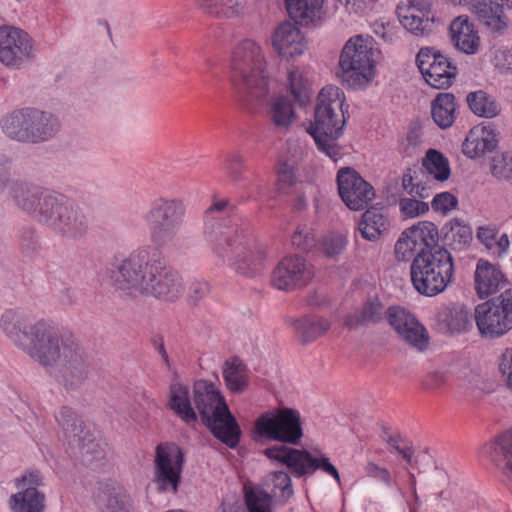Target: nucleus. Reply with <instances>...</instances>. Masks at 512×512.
Wrapping results in <instances>:
<instances>
[{
  "mask_svg": "<svg viewBox=\"0 0 512 512\" xmlns=\"http://www.w3.org/2000/svg\"><path fill=\"white\" fill-rule=\"evenodd\" d=\"M109 282L121 295H146L167 302L177 301L184 293L181 275L143 248L115 258L109 269Z\"/></svg>",
  "mask_w": 512,
  "mask_h": 512,
  "instance_id": "f257e3e1",
  "label": "nucleus"
},
{
  "mask_svg": "<svg viewBox=\"0 0 512 512\" xmlns=\"http://www.w3.org/2000/svg\"><path fill=\"white\" fill-rule=\"evenodd\" d=\"M205 234L213 244L214 251L227 259L239 274L253 278L265 268L266 247L248 237L237 226L217 225L210 231L206 229Z\"/></svg>",
  "mask_w": 512,
  "mask_h": 512,
  "instance_id": "f03ea898",
  "label": "nucleus"
},
{
  "mask_svg": "<svg viewBox=\"0 0 512 512\" xmlns=\"http://www.w3.org/2000/svg\"><path fill=\"white\" fill-rule=\"evenodd\" d=\"M230 81L242 98L264 99L270 91V77L264 51L259 43L245 39L230 58Z\"/></svg>",
  "mask_w": 512,
  "mask_h": 512,
  "instance_id": "7ed1b4c3",
  "label": "nucleus"
},
{
  "mask_svg": "<svg viewBox=\"0 0 512 512\" xmlns=\"http://www.w3.org/2000/svg\"><path fill=\"white\" fill-rule=\"evenodd\" d=\"M344 102L345 96L340 88L332 85L323 87L317 97L314 122L307 129L318 150L335 161L340 156L337 140L343 134L346 122Z\"/></svg>",
  "mask_w": 512,
  "mask_h": 512,
  "instance_id": "20e7f679",
  "label": "nucleus"
},
{
  "mask_svg": "<svg viewBox=\"0 0 512 512\" xmlns=\"http://www.w3.org/2000/svg\"><path fill=\"white\" fill-rule=\"evenodd\" d=\"M193 401L203 424L213 436L229 448H236L242 435L240 426L214 384L207 381L195 383Z\"/></svg>",
  "mask_w": 512,
  "mask_h": 512,
  "instance_id": "39448f33",
  "label": "nucleus"
},
{
  "mask_svg": "<svg viewBox=\"0 0 512 512\" xmlns=\"http://www.w3.org/2000/svg\"><path fill=\"white\" fill-rule=\"evenodd\" d=\"M410 274L413 286L420 294L436 296L453 281V257L444 247L418 253L412 261Z\"/></svg>",
  "mask_w": 512,
  "mask_h": 512,
  "instance_id": "423d86ee",
  "label": "nucleus"
},
{
  "mask_svg": "<svg viewBox=\"0 0 512 512\" xmlns=\"http://www.w3.org/2000/svg\"><path fill=\"white\" fill-rule=\"evenodd\" d=\"M10 196L20 210L53 229L70 203L60 194L25 182L12 183Z\"/></svg>",
  "mask_w": 512,
  "mask_h": 512,
  "instance_id": "0eeeda50",
  "label": "nucleus"
},
{
  "mask_svg": "<svg viewBox=\"0 0 512 512\" xmlns=\"http://www.w3.org/2000/svg\"><path fill=\"white\" fill-rule=\"evenodd\" d=\"M1 125L4 133L11 139L31 143L49 140L60 128L54 115L32 108L14 111L2 119Z\"/></svg>",
  "mask_w": 512,
  "mask_h": 512,
  "instance_id": "6e6552de",
  "label": "nucleus"
},
{
  "mask_svg": "<svg viewBox=\"0 0 512 512\" xmlns=\"http://www.w3.org/2000/svg\"><path fill=\"white\" fill-rule=\"evenodd\" d=\"M374 63L371 41L362 35L354 36L341 51L337 76L350 88H361L373 79Z\"/></svg>",
  "mask_w": 512,
  "mask_h": 512,
  "instance_id": "1a4fd4ad",
  "label": "nucleus"
},
{
  "mask_svg": "<svg viewBox=\"0 0 512 512\" xmlns=\"http://www.w3.org/2000/svg\"><path fill=\"white\" fill-rule=\"evenodd\" d=\"M185 214L186 205L181 198H156L144 216L151 242L159 248L172 243L179 234Z\"/></svg>",
  "mask_w": 512,
  "mask_h": 512,
  "instance_id": "9d476101",
  "label": "nucleus"
},
{
  "mask_svg": "<svg viewBox=\"0 0 512 512\" xmlns=\"http://www.w3.org/2000/svg\"><path fill=\"white\" fill-rule=\"evenodd\" d=\"M255 439L297 445L303 437L300 413L292 408H275L261 414L254 422Z\"/></svg>",
  "mask_w": 512,
  "mask_h": 512,
  "instance_id": "9b49d317",
  "label": "nucleus"
},
{
  "mask_svg": "<svg viewBox=\"0 0 512 512\" xmlns=\"http://www.w3.org/2000/svg\"><path fill=\"white\" fill-rule=\"evenodd\" d=\"M263 453L269 459L286 465L295 477L311 476L319 469L340 483L337 468L324 454L315 457L307 450H299L287 445H274L266 448Z\"/></svg>",
  "mask_w": 512,
  "mask_h": 512,
  "instance_id": "f8f14e48",
  "label": "nucleus"
},
{
  "mask_svg": "<svg viewBox=\"0 0 512 512\" xmlns=\"http://www.w3.org/2000/svg\"><path fill=\"white\" fill-rule=\"evenodd\" d=\"M244 490L249 512H272L273 501L284 504L294 494L291 477L283 470L268 473L262 487L245 486Z\"/></svg>",
  "mask_w": 512,
  "mask_h": 512,
  "instance_id": "ddd939ff",
  "label": "nucleus"
},
{
  "mask_svg": "<svg viewBox=\"0 0 512 512\" xmlns=\"http://www.w3.org/2000/svg\"><path fill=\"white\" fill-rule=\"evenodd\" d=\"M475 322L480 334L489 339L503 336L512 329V289H505L475 308Z\"/></svg>",
  "mask_w": 512,
  "mask_h": 512,
  "instance_id": "4468645a",
  "label": "nucleus"
},
{
  "mask_svg": "<svg viewBox=\"0 0 512 512\" xmlns=\"http://www.w3.org/2000/svg\"><path fill=\"white\" fill-rule=\"evenodd\" d=\"M88 357L81 345L74 340H68L59 360L50 372L66 390L80 387L89 374Z\"/></svg>",
  "mask_w": 512,
  "mask_h": 512,
  "instance_id": "2eb2a0df",
  "label": "nucleus"
},
{
  "mask_svg": "<svg viewBox=\"0 0 512 512\" xmlns=\"http://www.w3.org/2000/svg\"><path fill=\"white\" fill-rule=\"evenodd\" d=\"M184 453L172 442L160 443L155 449L154 482L161 492L176 493L181 482Z\"/></svg>",
  "mask_w": 512,
  "mask_h": 512,
  "instance_id": "dca6fc26",
  "label": "nucleus"
},
{
  "mask_svg": "<svg viewBox=\"0 0 512 512\" xmlns=\"http://www.w3.org/2000/svg\"><path fill=\"white\" fill-rule=\"evenodd\" d=\"M48 323L33 321L14 310H7L0 320V327L7 338L20 350L28 354Z\"/></svg>",
  "mask_w": 512,
  "mask_h": 512,
  "instance_id": "f3484780",
  "label": "nucleus"
},
{
  "mask_svg": "<svg viewBox=\"0 0 512 512\" xmlns=\"http://www.w3.org/2000/svg\"><path fill=\"white\" fill-rule=\"evenodd\" d=\"M313 276V266L304 256L288 255L272 270L271 284L278 290L291 291L307 285Z\"/></svg>",
  "mask_w": 512,
  "mask_h": 512,
  "instance_id": "a211bd4d",
  "label": "nucleus"
},
{
  "mask_svg": "<svg viewBox=\"0 0 512 512\" xmlns=\"http://www.w3.org/2000/svg\"><path fill=\"white\" fill-rule=\"evenodd\" d=\"M387 320L400 340L413 349L423 352L429 347L427 329L406 309L398 306L388 308Z\"/></svg>",
  "mask_w": 512,
  "mask_h": 512,
  "instance_id": "6ab92c4d",
  "label": "nucleus"
},
{
  "mask_svg": "<svg viewBox=\"0 0 512 512\" xmlns=\"http://www.w3.org/2000/svg\"><path fill=\"white\" fill-rule=\"evenodd\" d=\"M416 63L425 81L436 89L449 87L457 74V68L448 58L432 48L420 49Z\"/></svg>",
  "mask_w": 512,
  "mask_h": 512,
  "instance_id": "aec40b11",
  "label": "nucleus"
},
{
  "mask_svg": "<svg viewBox=\"0 0 512 512\" xmlns=\"http://www.w3.org/2000/svg\"><path fill=\"white\" fill-rule=\"evenodd\" d=\"M337 185L339 196L350 210H363L375 197L374 188L350 167L338 171Z\"/></svg>",
  "mask_w": 512,
  "mask_h": 512,
  "instance_id": "412c9836",
  "label": "nucleus"
},
{
  "mask_svg": "<svg viewBox=\"0 0 512 512\" xmlns=\"http://www.w3.org/2000/svg\"><path fill=\"white\" fill-rule=\"evenodd\" d=\"M32 44L26 32L15 27H0V61L6 66L19 67L28 61Z\"/></svg>",
  "mask_w": 512,
  "mask_h": 512,
  "instance_id": "4be33fe9",
  "label": "nucleus"
},
{
  "mask_svg": "<svg viewBox=\"0 0 512 512\" xmlns=\"http://www.w3.org/2000/svg\"><path fill=\"white\" fill-rule=\"evenodd\" d=\"M55 417L71 454L78 452L93 437L91 430L70 407H61Z\"/></svg>",
  "mask_w": 512,
  "mask_h": 512,
  "instance_id": "5701e85b",
  "label": "nucleus"
},
{
  "mask_svg": "<svg viewBox=\"0 0 512 512\" xmlns=\"http://www.w3.org/2000/svg\"><path fill=\"white\" fill-rule=\"evenodd\" d=\"M66 343L67 340H63L56 330L48 324L37 338L28 355L41 366L51 370L53 365L59 360L62 351L66 348Z\"/></svg>",
  "mask_w": 512,
  "mask_h": 512,
  "instance_id": "b1692460",
  "label": "nucleus"
},
{
  "mask_svg": "<svg viewBox=\"0 0 512 512\" xmlns=\"http://www.w3.org/2000/svg\"><path fill=\"white\" fill-rule=\"evenodd\" d=\"M271 45L281 57L301 55L306 49V41L300 29L289 21L275 28L271 35Z\"/></svg>",
  "mask_w": 512,
  "mask_h": 512,
  "instance_id": "393cba45",
  "label": "nucleus"
},
{
  "mask_svg": "<svg viewBox=\"0 0 512 512\" xmlns=\"http://www.w3.org/2000/svg\"><path fill=\"white\" fill-rule=\"evenodd\" d=\"M435 322L439 332L449 335L466 333L472 328L469 309L459 303L441 309L436 314Z\"/></svg>",
  "mask_w": 512,
  "mask_h": 512,
  "instance_id": "a878e982",
  "label": "nucleus"
},
{
  "mask_svg": "<svg viewBox=\"0 0 512 512\" xmlns=\"http://www.w3.org/2000/svg\"><path fill=\"white\" fill-rule=\"evenodd\" d=\"M506 285L507 280L499 267L483 259L477 262L474 272V288L481 299L497 293Z\"/></svg>",
  "mask_w": 512,
  "mask_h": 512,
  "instance_id": "bb28decb",
  "label": "nucleus"
},
{
  "mask_svg": "<svg viewBox=\"0 0 512 512\" xmlns=\"http://www.w3.org/2000/svg\"><path fill=\"white\" fill-rule=\"evenodd\" d=\"M498 140L494 131L485 125L473 127L462 144V152L471 159L481 158L495 150Z\"/></svg>",
  "mask_w": 512,
  "mask_h": 512,
  "instance_id": "cd10ccee",
  "label": "nucleus"
},
{
  "mask_svg": "<svg viewBox=\"0 0 512 512\" xmlns=\"http://www.w3.org/2000/svg\"><path fill=\"white\" fill-rule=\"evenodd\" d=\"M54 230L63 237L78 240L87 235L89 220L82 208L70 202Z\"/></svg>",
  "mask_w": 512,
  "mask_h": 512,
  "instance_id": "c85d7f7f",
  "label": "nucleus"
},
{
  "mask_svg": "<svg viewBox=\"0 0 512 512\" xmlns=\"http://www.w3.org/2000/svg\"><path fill=\"white\" fill-rule=\"evenodd\" d=\"M490 457L501 472L503 481L512 490V427L492 443Z\"/></svg>",
  "mask_w": 512,
  "mask_h": 512,
  "instance_id": "c756f323",
  "label": "nucleus"
},
{
  "mask_svg": "<svg viewBox=\"0 0 512 512\" xmlns=\"http://www.w3.org/2000/svg\"><path fill=\"white\" fill-rule=\"evenodd\" d=\"M470 12L486 27L494 32L502 33L508 27V19L504 15L502 5L492 0H472Z\"/></svg>",
  "mask_w": 512,
  "mask_h": 512,
  "instance_id": "7c9ffc66",
  "label": "nucleus"
},
{
  "mask_svg": "<svg viewBox=\"0 0 512 512\" xmlns=\"http://www.w3.org/2000/svg\"><path fill=\"white\" fill-rule=\"evenodd\" d=\"M387 317L383 303L378 298H369L354 312L348 314L344 319V325L349 329H356L361 326L375 325Z\"/></svg>",
  "mask_w": 512,
  "mask_h": 512,
  "instance_id": "2f4dec72",
  "label": "nucleus"
},
{
  "mask_svg": "<svg viewBox=\"0 0 512 512\" xmlns=\"http://www.w3.org/2000/svg\"><path fill=\"white\" fill-rule=\"evenodd\" d=\"M450 34L455 47L461 52L474 54L478 51L480 38L467 17L455 18L450 24Z\"/></svg>",
  "mask_w": 512,
  "mask_h": 512,
  "instance_id": "473e14b6",
  "label": "nucleus"
},
{
  "mask_svg": "<svg viewBox=\"0 0 512 512\" xmlns=\"http://www.w3.org/2000/svg\"><path fill=\"white\" fill-rule=\"evenodd\" d=\"M168 407L187 424L197 421V413L189 399L188 387L179 382L170 385Z\"/></svg>",
  "mask_w": 512,
  "mask_h": 512,
  "instance_id": "72a5a7b5",
  "label": "nucleus"
},
{
  "mask_svg": "<svg viewBox=\"0 0 512 512\" xmlns=\"http://www.w3.org/2000/svg\"><path fill=\"white\" fill-rule=\"evenodd\" d=\"M223 379L226 387L233 393H243L249 387L248 369L237 356L231 357L223 364Z\"/></svg>",
  "mask_w": 512,
  "mask_h": 512,
  "instance_id": "f704fd0d",
  "label": "nucleus"
},
{
  "mask_svg": "<svg viewBox=\"0 0 512 512\" xmlns=\"http://www.w3.org/2000/svg\"><path fill=\"white\" fill-rule=\"evenodd\" d=\"M268 118L275 130L287 131L296 120V113L291 101L284 96L273 98L269 105Z\"/></svg>",
  "mask_w": 512,
  "mask_h": 512,
  "instance_id": "c9c22d12",
  "label": "nucleus"
},
{
  "mask_svg": "<svg viewBox=\"0 0 512 512\" xmlns=\"http://www.w3.org/2000/svg\"><path fill=\"white\" fill-rule=\"evenodd\" d=\"M9 503L13 512H43L45 495L35 487H25L13 494Z\"/></svg>",
  "mask_w": 512,
  "mask_h": 512,
  "instance_id": "e433bc0d",
  "label": "nucleus"
},
{
  "mask_svg": "<svg viewBox=\"0 0 512 512\" xmlns=\"http://www.w3.org/2000/svg\"><path fill=\"white\" fill-rule=\"evenodd\" d=\"M402 26L416 36L425 37L435 31L436 25L432 14L410 13L409 9H397Z\"/></svg>",
  "mask_w": 512,
  "mask_h": 512,
  "instance_id": "4c0bfd02",
  "label": "nucleus"
},
{
  "mask_svg": "<svg viewBox=\"0 0 512 512\" xmlns=\"http://www.w3.org/2000/svg\"><path fill=\"white\" fill-rule=\"evenodd\" d=\"M389 222L381 209L370 208L364 212L358 225L363 238L374 241L387 230Z\"/></svg>",
  "mask_w": 512,
  "mask_h": 512,
  "instance_id": "58836bf2",
  "label": "nucleus"
},
{
  "mask_svg": "<svg viewBox=\"0 0 512 512\" xmlns=\"http://www.w3.org/2000/svg\"><path fill=\"white\" fill-rule=\"evenodd\" d=\"M245 0H196L197 7L206 15L232 18L244 9Z\"/></svg>",
  "mask_w": 512,
  "mask_h": 512,
  "instance_id": "ea45409f",
  "label": "nucleus"
},
{
  "mask_svg": "<svg viewBox=\"0 0 512 512\" xmlns=\"http://www.w3.org/2000/svg\"><path fill=\"white\" fill-rule=\"evenodd\" d=\"M455 110V97L451 93H439L431 103L432 118L441 129L454 123Z\"/></svg>",
  "mask_w": 512,
  "mask_h": 512,
  "instance_id": "a19ab883",
  "label": "nucleus"
},
{
  "mask_svg": "<svg viewBox=\"0 0 512 512\" xmlns=\"http://www.w3.org/2000/svg\"><path fill=\"white\" fill-rule=\"evenodd\" d=\"M466 102L472 113L479 117L494 118L501 111L496 99L483 90L468 93Z\"/></svg>",
  "mask_w": 512,
  "mask_h": 512,
  "instance_id": "79ce46f5",
  "label": "nucleus"
},
{
  "mask_svg": "<svg viewBox=\"0 0 512 512\" xmlns=\"http://www.w3.org/2000/svg\"><path fill=\"white\" fill-rule=\"evenodd\" d=\"M323 0H285L288 15L296 23L307 25L313 21Z\"/></svg>",
  "mask_w": 512,
  "mask_h": 512,
  "instance_id": "37998d69",
  "label": "nucleus"
},
{
  "mask_svg": "<svg viewBox=\"0 0 512 512\" xmlns=\"http://www.w3.org/2000/svg\"><path fill=\"white\" fill-rule=\"evenodd\" d=\"M292 325L302 343L316 340L330 328V323L327 320L315 317L294 320Z\"/></svg>",
  "mask_w": 512,
  "mask_h": 512,
  "instance_id": "c03bdc74",
  "label": "nucleus"
},
{
  "mask_svg": "<svg viewBox=\"0 0 512 512\" xmlns=\"http://www.w3.org/2000/svg\"><path fill=\"white\" fill-rule=\"evenodd\" d=\"M287 82L295 101L304 105L310 98V85L304 69L297 66L289 68Z\"/></svg>",
  "mask_w": 512,
  "mask_h": 512,
  "instance_id": "a18cd8bd",
  "label": "nucleus"
},
{
  "mask_svg": "<svg viewBox=\"0 0 512 512\" xmlns=\"http://www.w3.org/2000/svg\"><path fill=\"white\" fill-rule=\"evenodd\" d=\"M423 167L438 181H446L450 177L448 159L439 151L430 149L422 160Z\"/></svg>",
  "mask_w": 512,
  "mask_h": 512,
  "instance_id": "49530a36",
  "label": "nucleus"
},
{
  "mask_svg": "<svg viewBox=\"0 0 512 512\" xmlns=\"http://www.w3.org/2000/svg\"><path fill=\"white\" fill-rule=\"evenodd\" d=\"M498 231L494 227L481 226L477 231L478 240L488 249L493 250L498 256L505 254L509 248L510 242L507 234L497 237Z\"/></svg>",
  "mask_w": 512,
  "mask_h": 512,
  "instance_id": "de8ad7c7",
  "label": "nucleus"
},
{
  "mask_svg": "<svg viewBox=\"0 0 512 512\" xmlns=\"http://www.w3.org/2000/svg\"><path fill=\"white\" fill-rule=\"evenodd\" d=\"M444 229H447L445 232V240L449 245L453 246L454 249L461 250L472 240L471 228L459 219L451 220L446 224Z\"/></svg>",
  "mask_w": 512,
  "mask_h": 512,
  "instance_id": "09e8293b",
  "label": "nucleus"
},
{
  "mask_svg": "<svg viewBox=\"0 0 512 512\" xmlns=\"http://www.w3.org/2000/svg\"><path fill=\"white\" fill-rule=\"evenodd\" d=\"M72 455L77 458H81L85 464L90 465L93 462L104 458L105 445L100 441H97L93 436L90 441L85 442L84 447H82L78 452H74Z\"/></svg>",
  "mask_w": 512,
  "mask_h": 512,
  "instance_id": "8fccbe9b",
  "label": "nucleus"
},
{
  "mask_svg": "<svg viewBox=\"0 0 512 512\" xmlns=\"http://www.w3.org/2000/svg\"><path fill=\"white\" fill-rule=\"evenodd\" d=\"M296 170L297 166H295L294 160L291 163H280L277 172V185L279 191L282 193H288L289 189L297 183L298 177Z\"/></svg>",
  "mask_w": 512,
  "mask_h": 512,
  "instance_id": "3c124183",
  "label": "nucleus"
},
{
  "mask_svg": "<svg viewBox=\"0 0 512 512\" xmlns=\"http://www.w3.org/2000/svg\"><path fill=\"white\" fill-rule=\"evenodd\" d=\"M347 245V239L343 234L332 233L324 237L322 252L330 259H337L343 253Z\"/></svg>",
  "mask_w": 512,
  "mask_h": 512,
  "instance_id": "603ef678",
  "label": "nucleus"
},
{
  "mask_svg": "<svg viewBox=\"0 0 512 512\" xmlns=\"http://www.w3.org/2000/svg\"><path fill=\"white\" fill-rule=\"evenodd\" d=\"M225 170L233 183L242 179V172L245 168V158L239 151L227 153L224 160Z\"/></svg>",
  "mask_w": 512,
  "mask_h": 512,
  "instance_id": "864d4df0",
  "label": "nucleus"
},
{
  "mask_svg": "<svg viewBox=\"0 0 512 512\" xmlns=\"http://www.w3.org/2000/svg\"><path fill=\"white\" fill-rule=\"evenodd\" d=\"M490 171L499 179L512 177V153L506 152L495 155L492 159Z\"/></svg>",
  "mask_w": 512,
  "mask_h": 512,
  "instance_id": "5fc2aeb1",
  "label": "nucleus"
},
{
  "mask_svg": "<svg viewBox=\"0 0 512 512\" xmlns=\"http://www.w3.org/2000/svg\"><path fill=\"white\" fill-rule=\"evenodd\" d=\"M292 244L301 250H310L316 244L315 234L311 227L302 225L292 235Z\"/></svg>",
  "mask_w": 512,
  "mask_h": 512,
  "instance_id": "6e6d98bb",
  "label": "nucleus"
},
{
  "mask_svg": "<svg viewBox=\"0 0 512 512\" xmlns=\"http://www.w3.org/2000/svg\"><path fill=\"white\" fill-rule=\"evenodd\" d=\"M418 233L423 238L424 246L430 250L434 247H440L438 242V229L436 225L429 221H421L414 225Z\"/></svg>",
  "mask_w": 512,
  "mask_h": 512,
  "instance_id": "4d7b16f0",
  "label": "nucleus"
},
{
  "mask_svg": "<svg viewBox=\"0 0 512 512\" xmlns=\"http://www.w3.org/2000/svg\"><path fill=\"white\" fill-rule=\"evenodd\" d=\"M210 293V285L206 280H194L188 288V302L197 306Z\"/></svg>",
  "mask_w": 512,
  "mask_h": 512,
  "instance_id": "13d9d810",
  "label": "nucleus"
},
{
  "mask_svg": "<svg viewBox=\"0 0 512 512\" xmlns=\"http://www.w3.org/2000/svg\"><path fill=\"white\" fill-rule=\"evenodd\" d=\"M99 504L102 512H128L124 502L114 492L103 491L99 495Z\"/></svg>",
  "mask_w": 512,
  "mask_h": 512,
  "instance_id": "bf43d9fd",
  "label": "nucleus"
},
{
  "mask_svg": "<svg viewBox=\"0 0 512 512\" xmlns=\"http://www.w3.org/2000/svg\"><path fill=\"white\" fill-rule=\"evenodd\" d=\"M383 440L401 457L407 461L408 464H412V457L414 455V449L410 445H402L403 438L400 434L387 435L383 437Z\"/></svg>",
  "mask_w": 512,
  "mask_h": 512,
  "instance_id": "052dcab7",
  "label": "nucleus"
},
{
  "mask_svg": "<svg viewBox=\"0 0 512 512\" xmlns=\"http://www.w3.org/2000/svg\"><path fill=\"white\" fill-rule=\"evenodd\" d=\"M417 254L418 250L412 241L405 237V232L403 231L395 245L396 258L399 261H409L412 258L414 259Z\"/></svg>",
  "mask_w": 512,
  "mask_h": 512,
  "instance_id": "680f3d73",
  "label": "nucleus"
},
{
  "mask_svg": "<svg viewBox=\"0 0 512 512\" xmlns=\"http://www.w3.org/2000/svg\"><path fill=\"white\" fill-rule=\"evenodd\" d=\"M400 208L406 217H418L429 210L426 202L414 198H404L400 201Z\"/></svg>",
  "mask_w": 512,
  "mask_h": 512,
  "instance_id": "e2e57ef3",
  "label": "nucleus"
},
{
  "mask_svg": "<svg viewBox=\"0 0 512 512\" xmlns=\"http://www.w3.org/2000/svg\"><path fill=\"white\" fill-rule=\"evenodd\" d=\"M499 371L507 389L512 393V348H507L499 359Z\"/></svg>",
  "mask_w": 512,
  "mask_h": 512,
  "instance_id": "0e129e2a",
  "label": "nucleus"
},
{
  "mask_svg": "<svg viewBox=\"0 0 512 512\" xmlns=\"http://www.w3.org/2000/svg\"><path fill=\"white\" fill-rule=\"evenodd\" d=\"M457 203H458L457 198L454 195H452L448 192H443V193L437 194L433 198L431 205L435 211H439V212H442L445 214L448 211L454 209L456 207Z\"/></svg>",
  "mask_w": 512,
  "mask_h": 512,
  "instance_id": "69168bd1",
  "label": "nucleus"
},
{
  "mask_svg": "<svg viewBox=\"0 0 512 512\" xmlns=\"http://www.w3.org/2000/svg\"><path fill=\"white\" fill-rule=\"evenodd\" d=\"M365 470L370 477L382 481L387 486H391L393 484L392 477L388 469L380 467L373 462H369L367 463Z\"/></svg>",
  "mask_w": 512,
  "mask_h": 512,
  "instance_id": "338daca9",
  "label": "nucleus"
},
{
  "mask_svg": "<svg viewBox=\"0 0 512 512\" xmlns=\"http://www.w3.org/2000/svg\"><path fill=\"white\" fill-rule=\"evenodd\" d=\"M303 157V148L297 141L287 142V155L281 161L283 163H291L295 161V166H298Z\"/></svg>",
  "mask_w": 512,
  "mask_h": 512,
  "instance_id": "774afa93",
  "label": "nucleus"
}]
</instances>
